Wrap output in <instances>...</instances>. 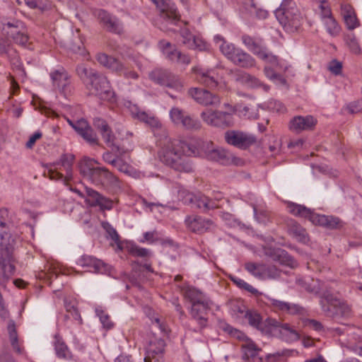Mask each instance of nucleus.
Returning a JSON list of instances; mask_svg holds the SVG:
<instances>
[{"label":"nucleus","mask_w":362,"mask_h":362,"mask_svg":"<svg viewBox=\"0 0 362 362\" xmlns=\"http://www.w3.org/2000/svg\"><path fill=\"white\" fill-rule=\"evenodd\" d=\"M231 280L240 288H243L246 290L247 291L252 293V294H257L259 292L257 289L254 288L250 284L245 282L243 279H240L238 277H232Z\"/></svg>","instance_id":"50"},{"label":"nucleus","mask_w":362,"mask_h":362,"mask_svg":"<svg viewBox=\"0 0 362 362\" xmlns=\"http://www.w3.org/2000/svg\"><path fill=\"white\" fill-rule=\"evenodd\" d=\"M8 332L9 335V339L13 349L18 353L21 352V349L18 343V334L16 328L15 323L13 320H11L8 325Z\"/></svg>","instance_id":"41"},{"label":"nucleus","mask_w":362,"mask_h":362,"mask_svg":"<svg viewBox=\"0 0 362 362\" xmlns=\"http://www.w3.org/2000/svg\"><path fill=\"white\" fill-rule=\"evenodd\" d=\"M175 57L174 60H172L173 62H176L182 64L187 65L190 63L191 60L188 55L182 54L180 52H177V53H175Z\"/></svg>","instance_id":"63"},{"label":"nucleus","mask_w":362,"mask_h":362,"mask_svg":"<svg viewBox=\"0 0 362 362\" xmlns=\"http://www.w3.org/2000/svg\"><path fill=\"white\" fill-rule=\"evenodd\" d=\"M243 43L245 47L256 55L257 57H260L267 49L262 43L261 39L253 38L249 35H245L242 37Z\"/></svg>","instance_id":"33"},{"label":"nucleus","mask_w":362,"mask_h":362,"mask_svg":"<svg viewBox=\"0 0 362 362\" xmlns=\"http://www.w3.org/2000/svg\"><path fill=\"white\" fill-rule=\"evenodd\" d=\"M185 223L189 230L198 234L206 233L214 227L211 220L199 216H188L185 219Z\"/></svg>","instance_id":"21"},{"label":"nucleus","mask_w":362,"mask_h":362,"mask_svg":"<svg viewBox=\"0 0 362 362\" xmlns=\"http://www.w3.org/2000/svg\"><path fill=\"white\" fill-rule=\"evenodd\" d=\"M76 71L85 83L89 94L111 103L116 102V95L107 78L96 71L78 66Z\"/></svg>","instance_id":"3"},{"label":"nucleus","mask_w":362,"mask_h":362,"mask_svg":"<svg viewBox=\"0 0 362 362\" xmlns=\"http://www.w3.org/2000/svg\"><path fill=\"white\" fill-rule=\"evenodd\" d=\"M158 47L163 54L170 60L175 59V53H177L178 50L176 49L175 47L170 42L162 40L158 42Z\"/></svg>","instance_id":"40"},{"label":"nucleus","mask_w":362,"mask_h":362,"mask_svg":"<svg viewBox=\"0 0 362 362\" xmlns=\"http://www.w3.org/2000/svg\"><path fill=\"white\" fill-rule=\"evenodd\" d=\"M165 341L155 334L149 336L145 346V362H163Z\"/></svg>","instance_id":"15"},{"label":"nucleus","mask_w":362,"mask_h":362,"mask_svg":"<svg viewBox=\"0 0 362 362\" xmlns=\"http://www.w3.org/2000/svg\"><path fill=\"white\" fill-rule=\"evenodd\" d=\"M8 219V211L6 209H0V284L8 280L15 272V240L10 235Z\"/></svg>","instance_id":"2"},{"label":"nucleus","mask_w":362,"mask_h":362,"mask_svg":"<svg viewBox=\"0 0 362 362\" xmlns=\"http://www.w3.org/2000/svg\"><path fill=\"white\" fill-rule=\"evenodd\" d=\"M74 129L90 145H98L97 134L86 119L76 120Z\"/></svg>","instance_id":"22"},{"label":"nucleus","mask_w":362,"mask_h":362,"mask_svg":"<svg viewBox=\"0 0 362 362\" xmlns=\"http://www.w3.org/2000/svg\"><path fill=\"white\" fill-rule=\"evenodd\" d=\"M114 167L116 168L120 172L124 173H130L132 171V167L126 162H124L122 158H117L116 161H115Z\"/></svg>","instance_id":"55"},{"label":"nucleus","mask_w":362,"mask_h":362,"mask_svg":"<svg viewBox=\"0 0 362 362\" xmlns=\"http://www.w3.org/2000/svg\"><path fill=\"white\" fill-rule=\"evenodd\" d=\"M130 112L133 117L153 127H158L160 124L158 119L152 114L141 110L136 105L130 107Z\"/></svg>","instance_id":"32"},{"label":"nucleus","mask_w":362,"mask_h":362,"mask_svg":"<svg viewBox=\"0 0 362 362\" xmlns=\"http://www.w3.org/2000/svg\"><path fill=\"white\" fill-rule=\"evenodd\" d=\"M160 12V17L166 23L176 25L180 20L175 4L170 0H151Z\"/></svg>","instance_id":"16"},{"label":"nucleus","mask_w":362,"mask_h":362,"mask_svg":"<svg viewBox=\"0 0 362 362\" xmlns=\"http://www.w3.org/2000/svg\"><path fill=\"white\" fill-rule=\"evenodd\" d=\"M55 351L58 357L65 358L69 354L67 346L60 339H57L55 341Z\"/></svg>","instance_id":"51"},{"label":"nucleus","mask_w":362,"mask_h":362,"mask_svg":"<svg viewBox=\"0 0 362 362\" xmlns=\"http://www.w3.org/2000/svg\"><path fill=\"white\" fill-rule=\"evenodd\" d=\"M243 351V359L248 362H264L259 356L261 349L250 339H247L245 343L242 344Z\"/></svg>","instance_id":"28"},{"label":"nucleus","mask_w":362,"mask_h":362,"mask_svg":"<svg viewBox=\"0 0 362 362\" xmlns=\"http://www.w3.org/2000/svg\"><path fill=\"white\" fill-rule=\"evenodd\" d=\"M245 318L251 326L257 329L261 328L262 317L259 314L255 312H247L245 314Z\"/></svg>","instance_id":"48"},{"label":"nucleus","mask_w":362,"mask_h":362,"mask_svg":"<svg viewBox=\"0 0 362 362\" xmlns=\"http://www.w3.org/2000/svg\"><path fill=\"white\" fill-rule=\"evenodd\" d=\"M269 108L276 112L283 113L286 111L285 106L279 101L277 100H272L268 104Z\"/></svg>","instance_id":"60"},{"label":"nucleus","mask_w":362,"mask_h":362,"mask_svg":"<svg viewBox=\"0 0 362 362\" xmlns=\"http://www.w3.org/2000/svg\"><path fill=\"white\" fill-rule=\"evenodd\" d=\"M235 81L247 88H254L262 87L265 91H268L269 89L268 86L263 84L258 78L243 71H238L236 73Z\"/></svg>","instance_id":"30"},{"label":"nucleus","mask_w":362,"mask_h":362,"mask_svg":"<svg viewBox=\"0 0 362 362\" xmlns=\"http://www.w3.org/2000/svg\"><path fill=\"white\" fill-rule=\"evenodd\" d=\"M264 265L250 262L245 264V269L255 278L262 280Z\"/></svg>","instance_id":"42"},{"label":"nucleus","mask_w":362,"mask_h":362,"mask_svg":"<svg viewBox=\"0 0 362 362\" xmlns=\"http://www.w3.org/2000/svg\"><path fill=\"white\" fill-rule=\"evenodd\" d=\"M128 252L133 256L141 257L149 256L151 254L149 250L144 247H140L136 245H132L128 247Z\"/></svg>","instance_id":"49"},{"label":"nucleus","mask_w":362,"mask_h":362,"mask_svg":"<svg viewBox=\"0 0 362 362\" xmlns=\"http://www.w3.org/2000/svg\"><path fill=\"white\" fill-rule=\"evenodd\" d=\"M259 59H262L263 61L270 63L272 65L277 64L278 63V59L277 57L274 55L272 53L268 51L267 49H265L264 53L261 55Z\"/></svg>","instance_id":"58"},{"label":"nucleus","mask_w":362,"mask_h":362,"mask_svg":"<svg viewBox=\"0 0 362 362\" xmlns=\"http://www.w3.org/2000/svg\"><path fill=\"white\" fill-rule=\"evenodd\" d=\"M275 16L284 29L288 33L297 31L303 21V15L293 0H283L275 11Z\"/></svg>","instance_id":"6"},{"label":"nucleus","mask_w":362,"mask_h":362,"mask_svg":"<svg viewBox=\"0 0 362 362\" xmlns=\"http://www.w3.org/2000/svg\"><path fill=\"white\" fill-rule=\"evenodd\" d=\"M53 85L59 89H64L68 84L69 76L63 68L54 70L50 73Z\"/></svg>","instance_id":"37"},{"label":"nucleus","mask_w":362,"mask_h":362,"mask_svg":"<svg viewBox=\"0 0 362 362\" xmlns=\"http://www.w3.org/2000/svg\"><path fill=\"white\" fill-rule=\"evenodd\" d=\"M240 111L243 116L248 119H257L258 117L257 110L254 105L244 106Z\"/></svg>","instance_id":"53"},{"label":"nucleus","mask_w":362,"mask_h":362,"mask_svg":"<svg viewBox=\"0 0 362 362\" xmlns=\"http://www.w3.org/2000/svg\"><path fill=\"white\" fill-rule=\"evenodd\" d=\"M95 127L100 132L105 144L112 150L117 148L115 145L116 137L107 122L101 118H95L93 120Z\"/></svg>","instance_id":"25"},{"label":"nucleus","mask_w":362,"mask_h":362,"mask_svg":"<svg viewBox=\"0 0 362 362\" xmlns=\"http://www.w3.org/2000/svg\"><path fill=\"white\" fill-rule=\"evenodd\" d=\"M214 40L216 44H218L221 52L225 55L229 60L232 59V57L236 53V51L239 48L235 47L234 45L226 42L223 38L220 35H216L214 37Z\"/></svg>","instance_id":"36"},{"label":"nucleus","mask_w":362,"mask_h":362,"mask_svg":"<svg viewBox=\"0 0 362 362\" xmlns=\"http://www.w3.org/2000/svg\"><path fill=\"white\" fill-rule=\"evenodd\" d=\"M94 159H85L80 166L83 177L96 186H103L112 190L120 189L119 179L105 168L95 167Z\"/></svg>","instance_id":"4"},{"label":"nucleus","mask_w":362,"mask_h":362,"mask_svg":"<svg viewBox=\"0 0 362 362\" xmlns=\"http://www.w3.org/2000/svg\"><path fill=\"white\" fill-rule=\"evenodd\" d=\"M327 32L332 37L338 35L340 33L341 28L337 23L334 18H327V21L323 22Z\"/></svg>","instance_id":"43"},{"label":"nucleus","mask_w":362,"mask_h":362,"mask_svg":"<svg viewBox=\"0 0 362 362\" xmlns=\"http://www.w3.org/2000/svg\"><path fill=\"white\" fill-rule=\"evenodd\" d=\"M262 274L264 276L262 280L275 279L280 276L281 271L274 265L264 264Z\"/></svg>","instance_id":"44"},{"label":"nucleus","mask_w":362,"mask_h":362,"mask_svg":"<svg viewBox=\"0 0 362 362\" xmlns=\"http://www.w3.org/2000/svg\"><path fill=\"white\" fill-rule=\"evenodd\" d=\"M305 326H308L315 331L320 332L324 330V327L322 323L315 320L305 319L303 321Z\"/></svg>","instance_id":"59"},{"label":"nucleus","mask_w":362,"mask_h":362,"mask_svg":"<svg viewBox=\"0 0 362 362\" xmlns=\"http://www.w3.org/2000/svg\"><path fill=\"white\" fill-rule=\"evenodd\" d=\"M192 71L196 74V80L209 87L216 88L218 85V76L213 69L203 70L198 67H194Z\"/></svg>","instance_id":"26"},{"label":"nucleus","mask_w":362,"mask_h":362,"mask_svg":"<svg viewBox=\"0 0 362 362\" xmlns=\"http://www.w3.org/2000/svg\"><path fill=\"white\" fill-rule=\"evenodd\" d=\"M187 114L181 109L174 107L170 110V117L172 122L175 124H182L185 117Z\"/></svg>","instance_id":"45"},{"label":"nucleus","mask_w":362,"mask_h":362,"mask_svg":"<svg viewBox=\"0 0 362 362\" xmlns=\"http://www.w3.org/2000/svg\"><path fill=\"white\" fill-rule=\"evenodd\" d=\"M95 312L104 328L110 329L114 327V323L110 320V317L104 310L97 308Z\"/></svg>","instance_id":"47"},{"label":"nucleus","mask_w":362,"mask_h":362,"mask_svg":"<svg viewBox=\"0 0 362 362\" xmlns=\"http://www.w3.org/2000/svg\"><path fill=\"white\" fill-rule=\"evenodd\" d=\"M182 126L187 129L199 130L202 127V124L197 119L187 114L184 121H182Z\"/></svg>","instance_id":"46"},{"label":"nucleus","mask_w":362,"mask_h":362,"mask_svg":"<svg viewBox=\"0 0 362 362\" xmlns=\"http://www.w3.org/2000/svg\"><path fill=\"white\" fill-rule=\"evenodd\" d=\"M234 64L245 69L252 68L255 66V59L248 53L240 49L236 51L230 60Z\"/></svg>","instance_id":"34"},{"label":"nucleus","mask_w":362,"mask_h":362,"mask_svg":"<svg viewBox=\"0 0 362 362\" xmlns=\"http://www.w3.org/2000/svg\"><path fill=\"white\" fill-rule=\"evenodd\" d=\"M280 332L286 341L292 342L296 341L300 339L299 333L290 326L288 323L281 324L279 326Z\"/></svg>","instance_id":"39"},{"label":"nucleus","mask_w":362,"mask_h":362,"mask_svg":"<svg viewBox=\"0 0 362 362\" xmlns=\"http://www.w3.org/2000/svg\"><path fill=\"white\" fill-rule=\"evenodd\" d=\"M204 156L210 161L217 162L226 165L242 166L245 164L244 160L241 158L235 156L224 148L213 147L212 143L206 144L204 150Z\"/></svg>","instance_id":"9"},{"label":"nucleus","mask_w":362,"mask_h":362,"mask_svg":"<svg viewBox=\"0 0 362 362\" xmlns=\"http://www.w3.org/2000/svg\"><path fill=\"white\" fill-rule=\"evenodd\" d=\"M74 156L72 154H63L58 162L54 163L49 170L52 180L64 179L65 182L69 181L72 177V165Z\"/></svg>","instance_id":"11"},{"label":"nucleus","mask_w":362,"mask_h":362,"mask_svg":"<svg viewBox=\"0 0 362 362\" xmlns=\"http://www.w3.org/2000/svg\"><path fill=\"white\" fill-rule=\"evenodd\" d=\"M341 14L344 17V20L346 19L348 16H351L356 14L354 8L349 4H343L341 6Z\"/></svg>","instance_id":"64"},{"label":"nucleus","mask_w":362,"mask_h":362,"mask_svg":"<svg viewBox=\"0 0 362 362\" xmlns=\"http://www.w3.org/2000/svg\"><path fill=\"white\" fill-rule=\"evenodd\" d=\"M100 25L107 31L114 33H120L122 27L119 20L112 16L105 10H99L95 13Z\"/></svg>","instance_id":"23"},{"label":"nucleus","mask_w":362,"mask_h":362,"mask_svg":"<svg viewBox=\"0 0 362 362\" xmlns=\"http://www.w3.org/2000/svg\"><path fill=\"white\" fill-rule=\"evenodd\" d=\"M77 264L90 271L93 269L94 272H99L103 266V263L100 260L88 255L81 256L78 259Z\"/></svg>","instance_id":"35"},{"label":"nucleus","mask_w":362,"mask_h":362,"mask_svg":"<svg viewBox=\"0 0 362 362\" xmlns=\"http://www.w3.org/2000/svg\"><path fill=\"white\" fill-rule=\"evenodd\" d=\"M310 292L316 294L320 293V304L322 311L329 317H348L351 315V309L349 305L342 302L339 298L333 296L328 291L320 293L319 288H313L311 289L308 288Z\"/></svg>","instance_id":"7"},{"label":"nucleus","mask_w":362,"mask_h":362,"mask_svg":"<svg viewBox=\"0 0 362 362\" xmlns=\"http://www.w3.org/2000/svg\"><path fill=\"white\" fill-rule=\"evenodd\" d=\"M224 139L228 144L241 150H246L257 142L254 135L238 130H228Z\"/></svg>","instance_id":"14"},{"label":"nucleus","mask_w":362,"mask_h":362,"mask_svg":"<svg viewBox=\"0 0 362 362\" xmlns=\"http://www.w3.org/2000/svg\"><path fill=\"white\" fill-rule=\"evenodd\" d=\"M345 24L348 29L354 30L356 28L358 27L360 23L356 17V14L348 16L346 19L344 20Z\"/></svg>","instance_id":"61"},{"label":"nucleus","mask_w":362,"mask_h":362,"mask_svg":"<svg viewBox=\"0 0 362 362\" xmlns=\"http://www.w3.org/2000/svg\"><path fill=\"white\" fill-rule=\"evenodd\" d=\"M288 233L293 238L299 242L305 243L309 240L305 230L296 223H293L290 225L288 228Z\"/></svg>","instance_id":"38"},{"label":"nucleus","mask_w":362,"mask_h":362,"mask_svg":"<svg viewBox=\"0 0 362 362\" xmlns=\"http://www.w3.org/2000/svg\"><path fill=\"white\" fill-rule=\"evenodd\" d=\"M158 146V157L163 164L178 172L193 171L189 157L200 154L197 144L165 137L159 141Z\"/></svg>","instance_id":"1"},{"label":"nucleus","mask_w":362,"mask_h":362,"mask_svg":"<svg viewBox=\"0 0 362 362\" xmlns=\"http://www.w3.org/2000/svg\"><path fill=\"white\" fill-rule=\"evenodd\" d=\"M328 69L332 74L338 75L341 72L342 64L337 60H332L329 63Z\"/></svg>","instance_id":"62"},{"label":"nucleus","mask_w":362,"mask_h":362,"mask_svg":"<svg viewBox=\"0 0 362 362\" xmlns=\"http://www.w3.org/2000/svg\"><path fill=\"white\" fill-rule=\"evenodd\" d=\"M265 255L271 257L274 261L279 262L281 264L292 268L297 266L296 261L284 250L267 249L265 250Z\"/></svg>","instance_id":"27"},{"label":"nucleus","mask_w":362,"mask_h":362,"mask_svg":"<svg viewBox=\"0 0 362 362\" xmlns=\"http://www.w3.org/2000/svg\"><path fill=\"white\" fill-rule=\"evenodd\" d=\"M149 78L156 83L176 91H181L183 88V83L180 78L165 69H156L153 70L149 73Z\"/></svg>","instance_id":"12"},{"label":"nucleus","mask_w":362,"mask_h":362,"mask_svg":"<svg viewBox=\"0 0 362 362\" xmlns=\"http://www.w3.org/2000/svg\"><path fill=\"white\" fill-rule=\"evenodd\" d=\"M200 117L204 123L211 127L226 128L234 124L232 113L228 112L208 109L203 111Z\"/></svg>","instance_id":"13"},{"label":"nucleus","mask_w":362,"mask_h":362,"mask_svg":"<svg viewBox=\"0 0 362 362\" xmlns=\"http://www.w3.org/2000/svg\"><path fill=\"white\" fill-rule=\"evenodd\" d=\"M107 232L109 236L110 237V238L117 245V249L118 250H122V243L119 240V236L117 232L116 231V230L112 227H109L107 229Z\"/></svg>","instance_id":"56"},{"label":"nucleus","mask_w":362,"mask_h":362,"mask_svg":"<svg viewBox=\"0 0 362 362\" xmlns=\"http://www.w3.org/2000/svg\"><path fill=\"white\" fill-rule=\"evenodd\" d=\"M287 209L294 216L307 218L315 225L321 226L328 229H337L343 226V222L339 218L313 213L303 205L290 203L288 204Z\"/></svg>","instance_id":"8"},{"label":"nucleus","mask_w":362,"mask_h":362,"mask_svg":"<svg viewBox=\"0 0 362 362\" xmlns=\"http://www.w3.org/2000/svg\"><path fill=\"white\" fill-rule=\"evenodd\" d=\"M320 9V15L322 22L327 21V18H333L331 8L328 5L327 1L318 5Z\"/></svg>","instance_id":"52"},{"label":"nucleus","mask_w":362,"mask_h":362,"mask_svg":"<svg viewBox=\"0 0 362 362\" xmlns=\"http://www.w3.org/2000/svg\"><path fill=\"white\" fill-rule=\"evenodd\" d=\"M346 43L353 53H360L361 49L354 35H348L346 38Z\"/></svg>","instance_id":"54"},{"label":"nucleus","mask_w":362,"mask_h":362,"mask_svg":"<svg viewBox=\"0 0 362 362\" xmlns=\"http://www.w3.org/2000/svg\"><path fill=\"white\" fill-rule=\"evenodd\" d=\"M182 43L189 49L204 50L206 48V43L199 37L194 36L187 28L181 30Z\"/></svg>","instance_id":"29"},{"label":"nucleus","mask_w":362,"mask_h":362,"mask_svg":"<svg viewBox=\"0 0 362 362\" xmlns=\"http://www.w3.org/2000/svg\"><path fill=\"white\" fill-rule=\"evenodd\" d=\"M88 199L86 202L91 206H99L101 210H110L113 207L112 199L107 198L98 192L86 187Z\"/></svg>","instance_id":"24"},{"label":"nucleus","mask_w":362,"mask_h":362,"mask_svg":"<svg viewBox=\"0 0 362 362\" xmlns=\"http://www.w3.org/2000/svg\"><path fill=\"white\" fill-rule=\"evenodd\" d=\"M317 123V119L312 115L296 116L291 119L288 127L293 132L300 133L313 130Z\"/></svg>","instance_id":"20"},{"label":"nucleus","mask_w":362,"mask_h":362,"mask_svg":"<svg viewBox=\"0 0 362 362\" xmlns=\"http://www.w3.org/2000/svg\"><path fill=\"white\" fill-rule=\"evenodd\" d=\"M96 59L102 66L112 70V71L122 74V71L124 70V65L117 59L105 53L98 54Z\"/></svg>","instance_id":"31"},{"label":"nucleus","mask_w":362,"mask_h":362,"mask_svg":"<svg viewBox=\"0 0 362 362\" xmlns=\"http://www.w3.org/2000/svg\"><path fill=\"white\" fill-rule=\"evenodd\" d=\"M264 74L267 78L271 80H278L282 83H285V79L279 74L275 73V71L269 66H265Z\"/></svg>","instance_id":"57"},{"label":"nucleus","mask_w":362,"mask_h":362,"mask_svg":"<svg viewBox=\"0 0 362 362\" xmlns=\"http://www.w3.org/2000/svg\"><path fill=\"white\" fill-rule=\"evenodd\" d=\"M2 30L20 45L25 46L28 42L29 37L24 30L23 23L21 21H14L2 23Z\"/></svg>","instance_id":"17"},{"label":"nucleus","mask_w":362,"mask_h":362,"mask_svg":"<svg viewBox=\"0 0 362 362\" xmlns=\"http://www.w3.org/2000/svg\"><path fill=\"white\" fill-rule=\"evenodd\" d=\"M188 94L196 102L202 105H217L221 103V100L218 95H214L205 89L192 88L189 89Z\"/></svg>","instance_id":"19"},{"label":"nucleus","mask_w":362,"mask_h":362,"mask_svg":"<svg viewBox=\"0 0 362 362\" xmlns=\"http://www.w3.org/2000/svg\"><path fill=\"white\" fill-rule=\"evenodd\" d=\"M267 304L274 310L282 312L291 315H303L305 309L297 303H293L284 300H277L267 297Z\"/></svg>","instance_id":"18"},{"label":"nucleus","mask_w":362,"mask_h":362,"mask_svg":"<svg viewBox=\"0 0 362 362\" xmlns=\"http://www.w3.org/2000/svg\"><path fill=\"white\" fill-rule=\"evenodd\" d=\"M179 197L186 204H191L192 206L204 211L222 207L223 204H219L221 201V197H216V200L210 199L203 194H194L188 191L182 190L179 192Z\"/></svg>","instance_id":"10"},{"label":"nucleus","mask_w":362,"mask_h":362,"mask_svg":"<svg viewBox=\"0 0 362 362\" xmlns=\"http://www.w3.org/2000/svg\"><path fill=\"white\" fill-rule=\"evenodd\" d=\"M184 297L189 303V314L201 328L206 326L207 313L211 309V300L200 291L194 287L184 289Z\"/></svg>","instance_id":"5"}]
</instances>
